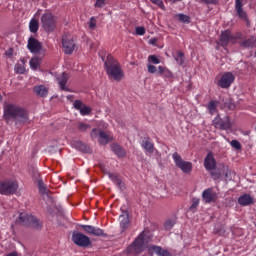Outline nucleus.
<instances>
[{
    "mask_svg": "<svg viewBox=\"0 0 256 256\" xmlns=\"http://www.w3.org/2000/svg\"><path fill=\"white\" fill-rule=\"evenodd\" d=\"M3 119L7 124L15 121L16 125L19 123H27L29 121V111L17 104L8 103L4 105Z\"/></svg>",
    "mask_w": 256,
    "mask_h": 256,
    "instance_id": "nucleus-1",
    "label": "nucleus"
},
{
    "mask_svg": "<svg viewBox=\"0 0 256 256\" xmlns=\"http://www.w3.org/2000/svg\"><path fill=\"white\" fill-rule=\"evenodd\" d=\"M104 69L106 71V75H108V79L112 81H123L125 78V72L121 67V63L113 55L108 54L106 60L104 61Z\"/></svg>",
    "mask_w": 256,
    "mask_h": 256,
    "instance_id": "nucleus-2",
    "label": "nucleus"
},
{
    "mask_svg": "<svg viewBox=\"0 0 256 256\" xmlns=\"http://www.w3.org/2000/svg\"><path fill=\"white\" fill-rule=\"evenodd\" d=\"M152 239L153 235L151 232L149 230H144L138 235L132 244L127 247L126 252L128 255H141V253L147 249V245L151 243Z\"/></svg>",
    "mask_w": 256,
    "mask_h": 256,
    "instance_id": "nucleus-3",
    "label": "nucleus"
},
{
    "mask_svg": "<svg viewBox=\"0 0 256 256\" xmlns=\"http://www.w3.org/2000/svg\"><path fill=\"white\" fill-rule=\"evenodd\" d=\"M16 223L23 227H32V229H37L38 231L43 228V223L37 217L25 212L20 213Z\"/></svg>",
    "mask_w": 256,
    "mask_h": 256,
    "instance_id": "nucleus-4",
    "label": "nucleus"
},
{
    "mask_svg": "<svg viewBox=\"0 0 256 256\" xmlns=\"http://www.w3.org/2000/svg\"><path fill=\"white\" fill-rule=\"evenodd\" d=\"M41 25L46 33H53L57 29V16L51 12H45L41 16Z\"/></svg>",
    "mask_w": 256,
    "mask_h": 256,
    "instance_id": "nucleus-5",
    "label": "nucleus"
},
{
    "mask_svg": "<svg viewBox=\"0 0 256 256\" xmlns=\"http://www.w3.org/2000/svg\"><path fill=\"white\" fill-rule=\"evenodd\" d=\"M19 189V183L16 180L8 179L0 181V194L1 195H14Z\"/></svg>",
    "mask_w": 256,
    "mask_h": 256,
    "instance_id": "nucleus-6",
    "label": "nucleus"
},
{
    "mask_svg": "<svg viewBox=\"0 0 256 256\" xmlns=\"http://www.w3.org/2000/svg\"><path fill=\"white\" fill-rule=\"evenodd\" d=\"M212 125L215 129L219 131H229L233 127L231 124V118L228 115L221 117V115H217L213 121Z\"/></svg>",
    "mask_w": 256,
    "mask_h": 256,
    "instance_id": "nucleus-7",
    "label": "nucleus"
},
{
    "mask_svg": "<svg viewBox=\"0 0 256 256\" xmlns=\"http://www.w3.org/2000/svg\"><path fill=\"white\" fill-rule=\"evenodd\" d=\"M242 37H243V34L239 32L233 35V33H231L229 30H225L220 35V45L222 47H227L229 43H232V45H235V43H237L239 39H242Z\"/></svg>",
    "mask_w": 256,
    "mask_h": 256,
    "instance_id": "nucleus-8",
    "label": "nucleus"
},
{
    "mask_svg": "<svg viewBox=\"0 0 256 256\" xmlns=\"http://www.w3.org/2000/svg\"><path fill=\"white\" fill-rule=\"evenodd\" d=\"M172 159L174 160L176 167H178V169H181L182 172H184L186 175H189V173L193 171V163L183 160L179 153H173Z\"/></svg>",
    "mask_w": 256,
    "mask_h": 256,
    "instance_id": "nucleus-9",
    "label": "nucleus"
},
{
    "mask_svg": "<svg viewBox=\"0 0 256 256\" xmlns=\"http://www.w3.org/2000/svg\"><path fill=\"white\" fill-rule=\"evenodd\" d=\"M72 241L78 247L87 248V247H91L92 245L91 238H89V236L81 232H74L72 234Z\"/></svg>",
    "mask_w": 256,
    "mask_h": 256,
    "instance_id": "nucleus-10",
    "label": "nucleus"
},
{
    "mask_svg": "<svg viewBox=\"0 0 256 256\" xmlns=\"http://www.w3.org/2000/svg\"><path fill=\"white\" fill-rule=\"evenodd\" d=\"M62 47L66 55H73V52L75 51V40H73L71 35L64 34L62 36Z\"/></svg>",
    "mask_w": 256,
    "mask_h": 256,
    "instance_id": "nucleus-11",
    "label": "nucleus"
},
{
    "mask_svg": "<svg viewBox=\"0 0 256 256\" xmlns=\"http://www.w3.org/2000/svg\"><path fill=\"white\" fill-rule=\"evenodd\" d=\"M234 81L235 75H233L231 72H224L217 81V85L218 87H221V89H229V87L233 85Z\"/></svg>",
    "mask_w": 256,
    "mask_h": 256,
    "instance_id": "nucleus-12",
    "label": "nucleus"
},
{
    "mask_svg": "<svg viewBox=\"0 0 256 256\" xmlns=\"http://www.w3.org/2000/svg\"><path fill=\"white\" fill-rule=\"evenodd\" d=\"M204 203L211 204L219 200V193L214 188H207L202 192Z\"/></svg>",
    "mask_w": 256,
    "mask_h": 256,
    "instance_id": "nucleus-13",
    "label": "nucleus"
},
{
    "mask_svg": "<svg viewBox=\"0 0 256 256\" xmlns=\"http://www.w3.org/2000/svg\"><path fill=\"white\" fill-rule=\"evenodd\" d=\"M235 11L238 19L246 23L249 26V16L247 12L243 9V0H235Z\"/></svg>",
    "mask_w": 256,
    "mask_h": 256,
    "instance_id": "nucleus-14",
    "label": "nucleus"
},
{
    "mask_svg": "<svg viewBox=\"0 0 256 256\" xmlns=\"http://www.w3.org/2000/svg\"><path fill=\"white\" fill-rule=\"evenodd\" d=\"M81 228L85 233H88V235H94L95 237H107V234H105V231L99 227L91 226V225H81Z\"/></svg>",
    "mask_w": 256,
    "mask_h": 256,
    "instance_id": "nucleus-15",
    "label": "nucleus"
},
{
    "mask_svg": "<svg viewBox=\"0 0 256 256\" xmlns=\"http://www.w3.org/2000/svg\"><path fill=\"white\" fill-rule=\"evenodd\" d=\"M27 48L30 53H41V49H43V44L37 40V38L30 37L28 39Z\"/></svg>",
    "mask_w": 256,
    "mask_h": 256,
    "instance_id": "nucleus-16",
    "label": "nucleus"
},
{
    "mask_svg": "<svg viewBox=\"0 0 256 256\" xmlns=\"http://www.w3.org/2000/svg\"><path fill=\"white\" fill-rule=\"evenodd\" d=\"M73 105L74 109H76V111H79L80 115H82L83 117L91 115V112L93 111L91 107L83 104L81 100H75Z\"/></svg>",
    "mask_w": 256,
    "mask_h": 256,
    "instance_id": "nucleus-17",
    "label": "nucleus"
},
{
    "mask_svg": "<svg viewBox=\"0 0 256 256\" xmlns=\"http://www.w3.org/2000/svg\"><path fill=\"white\" fill-rule=\"evenodd\" d=\"M204 168L206 169V171H213V169H217V160H215L213 152H209L205 157Z\"/></svg>",
    "mask_w": 256,
    "mask_h": 256,
    "instance_id": "nucleus-18",
    "label": "nucleus"
},
{
    "mask_svg": "<svg viewBox=\"0 0 256 256\" xmlns=\"http://www.w3.org/2000/svg\"><path fill=\"white\" fill-rule=\"evenodd\" d=\"M240 47L246 49H253L256 57V37H250L248 39L242 40L239 42Z\"/></svg>",
    "mask_w": 256,
    "mask_h": 256,
    "instance_id": "nucleus-19",
    "label": "nucleus"
},
{
    "mask_svg": "<svg viewBox=\"0 0 256 256\" xmlns=\"http://www.w3.org/2000/svg\"><path fill=\"white\" fill-rule=\"evenodd\" d=\"M57 81L61 91H69V88L66 86L67 82L69 81V74L63 72L60 76L57 77Z\"/></svg>",
    "mask_w": 256,
    "mask_h": 256,
    "instance_id": "nucleus-20",
    "label": "nucleus"
},
{
    "mask_svg": "<svg viewBox=\"0 0 256 256\" xmlns=\"http://www.w3.org/2000/svg\"><path fill=\"white\" fill-rule=\"evenodd\" d=\"M142 149L146 150L147 153H154L155 151V145L153 142H151V138L149 137H144L141 143Z\"/></svg>",
    "mask_w": 256,
    "mask_h": 256,
    "instance_id": "nucleus-21",
    "label": "nucleus"
},
{
    "mask_svg": "<svg viewBox=\"0 0 256 256\" xmlns=\"http://www.w3.org/2000/svg\"><path fill=\"white\" fill-rule=\"evenodd\" d=\"M33 91L38 97L45 98L49 95V88L45 85L34 86Z\"/></svg>",
    "mask_w": 256,
    "mask_h": 256,
    "instance_id": "nucleus-22",
    "label": "nucleus"
},
{
    "mask_svg": "<svg viewBox=\"0 0 256 256\" xmlns=\"http://www.w3.org/2000/svg\"><path fill=\"white\" fill-rule=\"evenodd\" d=\"M238 203L241 207H247L253 205V197L249 194H243L238 198Z\"/></svg>",
    "mask_w": 256,
    "mask_h": 256,
    "instance_id": "nucleus-23",
    "label": "nucleus"
},
{
    "mask_svg": "<svg viewBox=\"0 0 256 256\" xmlns=\"http://www.w3.org/2000/svg\"><path fill=\"white\" fill-rule=\"evenodd\" d=\"M150 251H154V253H156V255H159V256H173L169 250H165L161 246H157V245H151Z\"/></svg>",
    "mask_w": 256,
    "mask_h": 256,
    "instance_id": "nucleus-24",
    "label": "nucleus"
},
{
    "mask_svg": "<svg viewBox=\"0 0 256 256\" xmlns=\"http://www.w3.org/2000/svg\"><path fill=\"white\" fill-rule=\"evenodd\" d=\"M111 150L113 151V153H115V155H117V157H120V158H123L127 155V152L125 151V149L119 146V144H112Z\"/></svg>",
    "mask_w": 256,
    "mask_h": 256,
    "instance_id": "nucleus-25",
    "label": "nucleus"
},
{
    "mask_svg": "<svg viewBox=\"0 0 256 256\" xmlns=\"http://www.w3.org/2000/svg\"><path fill=\"white\" fill-rule=\"evenodd\" d=\"M111 141H113V137L109 136L107 132H100V136L98 138V143H100V145H107Z\"/></svg>",
    "mask_w": 256,
    "mask_h": 256,
    "instance_id": "nucleus-26",
    "label": "nucleus"
},
{
    "mask_svg": "<svg viewBox=\"0 0 256 256\" xmlns=\"http://www.w3.org/2000/svg\"><path fill=\"white\" fill-rule=\"evenodd\" d=\"M74 147L75 149H77L78 151H81L82 153H89V151H91V148L89 147V145L81 141L75 142Z\"/></svg>",
    "mask_w": 256,
    "mask_h": 256,
    "instance_id": "nucleus-27",
    "label": "nucleus"
},
{
    "mask_svg": "<svg viewBox=\"0 0 256 256\" xmlns=\"http://www.w3.org/2000/svg\"><path fill=\"white\" fill-rule=\"evenodd\" d=\"M158 73L166 79H171V77H173V72H171V70H169L167 67L159 66Z\"/></svg>",
    "mask_w": 256,
    "mask_h": 256,
    "instance_id": "nucleus-28",
    "label": "nucleus"
},
{
    "mask_svg": "<svg viewBox=\"0 0 256 256\" xmlns=\"http://www.w3.org/2000/svg\"><path fill=\"white\" fill-rule=\"evenodd\" d=\"M108 177L109 179H111V181H113V183H115V185H117V187H119L120 189L123 187V181L121 180V177H119L117 174L108 173Z\"/></svg>",
    "mask_w": 256,
    "mask_h": 256,
    "instance_id": "nucleus-29",
    "label": "nucleus"
},
{
    "mask_svg": "<svg viewBox=\"0 0 256 256\" xmlns=\"http://www.w3.org/2000/svg\"><path fill=\"white\" fill-rule=\"evenodd\" d=\"M119 221H120L121 229H123V231H125V229H127V227H129V215L128 214L120 215Z\"/></svg>",
    "mask_w": 256,
    "mask_h": 256,
    "instance_id": "nucleus-30",
    "label": "nucleus"
},
{
    "mask_svg": "<svg viewBox=\"0 0 256 256\" xmlns=\"http://www.w3.org/2000/svg\"><path fill=\"white\" fill-rule=\"evenodd\" d=\"M30 33H37L39 31V20L32 18L29 22Z\"/></svg>",
    "mask_w": 256,
    "mask_h": 256,
    "instance_id": "nucleus-31",
    "label": "nucleus"
},
{
    "mask_svg": "<svg viewBox=\"0 0 256 256\" xmlns=\"http://www.w3.org/2000/svg\"><path fill=\"white\" fill-rule=\"evenodd\" d=\"M39 65H41V58L39 57H33L30 60V67L31 69H33L34 71H37V69H39Z\"/></svg>",
    "mask_w": 256,
    "mask_h": 256,
    "instance_id": "nucleus-32",
    "label": "nucleus"
},
{
    "mask_svg": "<svg viewBox=\"0 0 256 256\" xmlns=\"http://www.w3.org/2000/svg\"><path fill=\"white\" fill-rule=\"evenodd\" d=\"M208 173L210 174V176L212 177V179L214 181L221 179V170L220 169L215 168L212 170H208Z\"/></svg>",
    "mask_w": 256,
    "mask_h": 256,
    "instance_id": "nucleus-33",
    "label": "nucleus"
},
{
    "mask_svg": "<svg viewBox=\"0 0 256 256\" xmlns=\"http://www.w3.org/2000/svg\"><path fill=\"white\" fill-rule=\"evenodd\" d=\"M176 18L181 22V23H186L189 24L191 23V17H189L188 15H185L183 13H179L176 15Z\"/></svg>",
    "mask_w": 256,
    "mask_h": 256,
    "instance_id": "nucleus-34",
    "label": "nucleus"
},
{
    "mask_svg": "<svg viewBox=\"0 0 256 256\" xmlns=\"http://www.w3.org/2000/svg\"><path fill=\"white\" fill-rule=\"evenodd\" d=\"M217 101L215 100H211L208 104V110H209V113L211 115H213L214 113H217Z\"/></svg>",
    "mask_w": 256,
    "mask_h": 256,
    "instance_id": "nucleus-35",
    "label": "nucleus"
},
{
    "mask_svg": "<svg viewBox=\"0 0 256 256\" xmlns=\"http://www.w3.org/2000/svg\"><path fill=\"white\" fill-rule=\"evenodd\" d=\"M175 61L178 63V65H183L185 63V54L179 51L175 57Z\"/></svg>",
    "mask_w": 256,
    "mask_h": 256,
    "instance_id": "nucleus-36",
    "label": "nucleus"
},
{
    "mask_svg": "<svg viewBox=\"0 0 256 256\" xmlns=\"http://www.w3.org/2000/svg\"><path fill=\"white\" fill-rule=\"evenodd\" d=\"M103 130L99 129V128H94L92 129V131L90 132V137L91 139H99L101 133Z\"/></svg>",
    "mask_w": 256,
    "mask_h": 256,
    "instance_id": "nucleus-37",
    "label": "nucleus"
},
{
    "mask_svg": "<svg viewBox=\"0 0 256 256\" xmlns=\"http://www.w3.org/2000/svg\"><path fill=\"white\" fill-rule=\"evenodd\" d=\"M88 27L91 29V31H95L97 28V19L94 16H92L88 21Z\"/></svg>",
    "mask_w": 256,
    "mask_h": 256,
    "instance_id": "nucleus-38",
    "label": "nucleus"
},
{
    "mask_svg": "<svg viewBox=\"0 0 256 256\" xmlns=\"http://www.w3.org/2000/svg\"><path fill=\"white\" fill-rule=\"evenodd\" d=\"M88 129H91V125L83 123V122L78 123V130L81 133H85V131H88Z\"/></svg>",
    "mask_w": 256,
    "mask_h": 256,
    "instance_id": "nucleus-39",
    "label": "nucleus"
},
{
    "mask_svg": "<svg viewBox=\"0 0 256 256\" xmlns=\"http://www.w3.org/2000/svg\"><path fill=\"white\" fill-rule=\"evenodd\" d=\"M164 227H165L166 231H171L173 229V227H175V220H167L164 223Z\"/></svg>",
    "mask_w": 256,
    "mask_h": 256,
    "instance_id": "nucleus-40",
    "label": "nucleus"
},
{
    "mask_svg": "<svg viewBox=\"0 0 256 256\" xmlns=\"http://www.w3.org/2000/svg\"><path fill=\"white\" fill-rule=\"evenodd\" d=\"M222 173L226 179H231V170L229 169V166H223Z\"/></svg>",
    "mask_w": 256,
    "mask_h": 256,
    "instance_id": "nucleus-41",
    "label": "nucleus"
},
{
    "mask_svg": "<svg viewBox=\"0 0 256 256\" xmlns=\"http://www.w3.org/2000/svg\"><path fill=\"white\" fill-rule=\"evenodd\" d=\"M38 189L43 195L47 194V187H45V183H43V180L38 181Z\"/></svg>",
    "mask_w": 256,
    "mask_h": 256,
    "instance_id": "nucleus-42",
    "label": "nucleus"
},
{
    "mask_svg": "<svg viewBox=\"0 0 256 256\" xmlns=\"http://www.w3.org/2000/svg\"><path fill=\"white\" fill-rule=\"evenodd\" d=\"M231 147H233V149H236V151H241V142H239V140H232L230 142Z\"/></svg>",
    "mask_w": 256,
    "mask_h": 256,
    "instance_id": "nucleus-43",
    "label": "nucleus"
},
{
    "mask_svg": "<svg viewBox=\"0 0 256 256\" xmlns=\"http://www.w3.org/2000/svg\"><path fill=\"white\" fill-rule=\"evenodd\" d=\"M150 1L154 5H157V7H159L160 9H163V11H165V4L163 3V0H150Z\"/></svg>",
    "mask_w": 256,
    "mask_h": 256,
    "instance_id": "nucleus-44",
    "label": "nucleus"
},
{
    "mask_svg": "<svg viewBox=\"0 0 256 256\" xmlns=\"http://www.w3.org/2000/svg\"><path fill=\"white\" fill-rule=\"evenodd\" d=\"M148 61H150L154 65H159V63H161V60H159L156 55H150L148 57Z\"/></svg>",
    "mask_w": 256,
    "mask_h": 256,
    "instance_id": "nucleus-45",
    "label": "nucleus"
},
{
    "mask_svg": "<svg viewBox=\"0 0 256 256\" xmlns=\"http://www.w3.org/2000/svg\"><path fill=\"white\" fill-rule=\"evenodd\" d=\"M15 71L16 73H18L19 75H23V73H25V66L21 65V64H17L15 66Z\"/></svg>",
    "mask_w": 256,
    "mask_h": 256,
    "instance_id": "nucleus-46",
    "label": "nucleus"
},
{
    "mask_svg": "<svg viewBox=\"0 0 256 256\" xmlns=\"http://www.w3.org/2000/svg\"><path fill=\"white\" fill-rule=\"evenodd\" d=\"M199 207V199L193 198L192 204L190 206V211H195Z\"/></svg>",
    "mask_w": 256,
    "mask_h": 256,
    "instance_id": "nucleus-47",
    "label": "nucleus"
},
{
    "mask_svg": "<svg viewBox=\"0 0 256 256\" xmlns=\"http://www.w3.org/2000/svg\"><path fill=\"white\" fill-rule=\"evenodd\" d=\"M136 31V35H145L146 31H145V27L143 26H137L135 28Z\"/></svg>",
    "mask_w": 256,
    "mask_h": 256,
    "instance_id": "nucleus-48",
    "label": "nucleus"
},
{
    "mask_svg": "<svg viewBox=\"0 0 256 256\" xmlns=\"http://www.w3.org/2000/svg\"><path fill=\"white\" fill-rule=\"evenodd\" d=\"M200 1L205 5H217V3H219V1L217 0H200Z\"/></svg>",
    "mask_w": 256,
    "mask_h": 256,
    "instance_id": "nucleus-49",
    "label": "nucleus"
},
{
    "mask_svg": "<svg viewBox=\"0 0 256 256\" xmlns=\"http://www.w3.org/2000/svg\"><path fill=\"white\" fill-rule=\"evenodd\" d=\"M95 7L103 9V7H105V0H96Z\"/></svg>",
    "mask_w": 256,
    "mask_h": 256,
    "instance_id": "nucleus-50",
    "label": "nucleus"
},
{
    "mask_svg": "<svg viewBox=\"0 0 256 256\" xmlns=\"http://www.w3.org/2000/svg\"><path fill=\"white\" fill-rule=\"evenodd\" d=\"M148 73H157V67L152 64L147 65Z\"/></svg>",
    "mask_w": 256,
    "mask_h": 256,
    "instance_id": "nucleus-51",
    "label": "nucleus"
},
{
    "mask_svg": "<svg viewBox=\"0 0 256 256\" xmlns=\"http://www.w3.org/2000/svg\"><path fill=\"white\" fill-rule=\"evenodd\" d=\"M6 55H7L8 57L13 56V49L7 50V51H6Z\"/></svg>",
    "mask_w": 256,
    "mask_h": 256,
    "instance_id": "nucleus-52",
    "label": "nucleus"
},
{
    "mask_svg": "<svg viewBox=\"0 0 256 256\" xmlns=\"http://www.w3.org/2000/svg\"><path fill=\"white\" fill-rule=\"evenodd\" d=\"M228 109H230L231 111H233V109H235V104L231 103V104L228 106Z\"/></svg>",
    "mask_w": 256,
    "mask_h": 256,
    "instance_id": "nucleus-53",
    "label": "nucleus"
},
{
    "mask_svg": "<svg viewBox=\"0 0 256 256\" xmlns=\"http://www.w3.org/2000/svg\"><path fill=\"white\" fill-rule=\"evenodd\" d=\"M157 40H150L151 45H155Z\"/></svg>",
    "mask_w": 256,
    "mask_h": 256,
    "instance_id": "nucleus-54",
    "label": "nucleus"
},
{
    "mask_svg": "<svg viewBox=\"0 0 256 256\" xmlns=\"http://www.w3.org/2000/svg\"><path fill=\"white\" fill-rule=\"evenodd\" d=\"M67 99L71 101V99H73V95H68Z\"/></svg>",
    "mask_w": 256,
    "mask_h": 256,
    "instance_id": "nucleus-55",
    "label": "nucleus"
}]
</instances>
